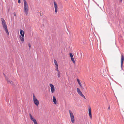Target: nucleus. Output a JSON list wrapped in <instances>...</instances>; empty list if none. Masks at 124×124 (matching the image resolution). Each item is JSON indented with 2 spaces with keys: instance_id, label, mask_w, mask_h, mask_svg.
<instances>
[{
  "instance_id": "1",
  "label": "nucleus",
  "mask_w": 124,
  "mask_h": 124,
  "mask_svg": "<svg viewBox=\"0 0 124 124\" xmlns=\"http://www.w3.org/2000/svg\"><path fill=\"white\" fill-rule=\"evenodd\" d=\"M1 20L2 22V24L3 26V27L4 29L6 32L7 34L8 35H9V32L8 30L7 25L5 21L3 18H1Z\"/></svg>"
},
{
  "instance_id": "2",
  "label": "nucleus",
  "mask_w": 124,
  "mask_h": 124,
  "mask_svg": "<svg viewBox=\"0 0 124 124\" xmlns=\"http://www.w3.org/2000/svg\"><path fill=\"white\" fill-rule=\"evenodd\" d=\"M24 3V11L26 15L28 14V5L26 0H23Z\"/></svg>"
},
{
  "instance_id": "3",
  "label": "nucleus",
  "mask_w": 124,
  "mask_h": 124,
  "mask_svg": "<svg viewBox=\"0 0 124 124\" xmlns=\"http://www.w3.org/2000/svg\"><path fill=\"white\" fill-rule=\"evenodd\" d=\"M71 121L72 123L75 122V118L74 115L72 111L70 110L69 111Z\"/></svg>"
},
{
  "instance_id": "4",
  "label": "nucleus",
  "mask_w": 124,
  "mask_h": 124,
  "mask_svg": "<svg viewBox=\"0 0 124 124\" xmlns=\"http://www.w3.org/2000/svg\"><path fill=\"white\" fill-rule=\"evenodd\" d=\"M33 99L34 103L37 106H38L39 104V101L37 99L34 94H33Z\"/></svg>"
},
{
  "instance_id": "5",
  "label": "nucleus",
  "mask_w": 124,
  "mask_h": 124,
  "mask_svg": "<svg viewBox=\"0 0 124 124\" xmlns=\"http://www.w3.org/2000/svg\"><path fill=\"white\" fill-rule=\"evenodd\" d=\"M29 115L30 119L33 122L34 124H38L36 120L32 116L31 114L30 113Z\"/></svg>"
},
{
  "instance_id": "6",
  "label": "nucleus",
  "mask_w": 124,
  "mask_h": 124,
  "mask_svg": "<svg viewBox=\"0 0 124 124\" xmlns=\"http://www.w3.org/2000/svg\"><path fill=\"white\" fill-rule=\"evenodd\" d=\"M49 86L51 88V92L52 93H53L55 91V88L54 86L52 84H50Z\"/></svg>"
},
{
  "instance_id": "7",
  "label": "nucleus",
  "mask_w": 124,
  "mask_h": 124,
  "mask_svg": "<svg viewBox=\"0 0 124 124\" xmlns=\"http://www.w3.org/2000/svg\"><path fill=\"white\" fill-rule=\"evenodd\" d=\"M121 68L122 69H123V62L124 60V57L123 55H121Z\"/></svg>"
},
{
  "instance_id": "8",
  "label": "nucleus",
  "mask_w": 124,
  "mask_h": 124,
  "mask_svg": "<svg viewBox=\"0 0 124 124\" xmlns=\"http://www.w3.org/2000/svg\"><path fill=\"white\" fill-rule=\"evenodd\" d=\"M54 4L55 10V12L56 13H57L58 12V7L55 1L54 2Z\"/></svg>"
},
{
  "instance_id": "9",
  "label": "nucleus",
  "mask_w": 124,
  "mask_h": 124,
  "mask_svg": "<svg viewBox=\"0 0 124 124\" xmlns=\"http://www.w3.org/2000/svg\"><path fill=\"white\" fill-rule=\"evenodd\" d=\"M88 112L89 114V116L90 117V118L91 119L92 118V113H91V109L90 108H88Z\"/></svg>"
},
{
  "instance_id": "10",
  "label": "nucleus",
  "mask_w": 124,
  "mask_h": 124,
  "mask_svg": "<svg viewBox=\"0 0 124 124\" xmlns=\"http://www.w3.org/2000/svg\"><path fill=\"white\" fill-rule=\"evenodd\" d=\"M24 36H22L20 35L19 36V39L22 43L24 41Z\"/></svg>"
},
{
  "instance_id": "11",
  "label": "nucleus",
  "mask_w": 124,
  "mask_h": 124,
  "mask_svg": "<svg viewBox=\"0 0 124 124\" xmlns=\"http://www.w3.org/2000/svg\"><path fill=\"white\" fill-rule=\"evenodd\" d=\"M53 101L55 104H56L57 101L55 97L54 96H53Z\"/></svg>"
},
{
  "instance_id": "12",
  "label": "nucleus",
  "mask_w": 124,
  "mask_h": 124,
  "mask_svg": "<svg viewBox=\"0 0 124 124\" xmlns=\"http://www.w3.org/2000/svg\"><path fill=\"white\" fill-rule=\"evenodd\" d=\"M20 34L21 36H24V32L22 30H20Z\"/></svg>"
},
{
  "instance_id": "13",
  "label": "nucleus",
  "mask_w": 124,
  "mask_h": 124,
  "mask_svg": "<svg viewBox=\"0 0 124 124\" xmlns=\"http://www.w3.org/2000/svg\"><path fill=\"white\" fill-rule=\"evenodd\" d=\"M78 93L82 97L84 98L85 99L86 98L85 96L81 92Z\"/></svg>"
},
{
  "instance_id": "14",
  "label": "nucleus",
  "mask_w": 124,
  "mask_h": 124,
  "mask_svg": "<svg viewBox=\"0 0 124 124\" xmlns=\"http://www.w3.org/2000/svg\"><path fill=\"white\" fill-rule=\"evenodd\" d=\"M54 64L55 65V66H58V63L56 60H54Z\"/></svg>"
},
{
  "instance_id": "15",
  "label": "nucleus",
  "mask_w": 124,
  "mask_h": 124,
  "mask_svg": "<svg viewBox=\"0 0 124 124\" xmlns=\"http://www.w3.org/2000/svg\"><path fill=\"white\" fill-rule=\"evenodd\" d=\"M7 81L8 82V84H12V85L13 84V82H12L10 80H7Z\"/></svg>"
},
{
  "instance_id": "16",
  "label": "nucleus",
  "mask_w": 124,
  "mask_h": 124,
  "mask_svg": "<svg viewBox=\"0 0 124 124\" xmlns=\"http://www.w3.org/2000/svg\"><path fill=\"white\" fill-rule=\"evenodd\" d=\"M77 81L78 82V83L79 85L80 86L82 84H81V83H80V80L78 79H77Z\"/></svg>"
},
{
  "instance_id": "17",
  "label": "nucleus",
  "mask_w": 124,
  "mask_h": 124,
  "mask_svg": "<svg viewBox=\"0 0 124 124\" xmlns=\"http://www.w3.org/2000/svg\"><path fill=\"white\" fill-rule=\"evenodd\" d=\"M55 70L57 71V72H59L60 71L58 70V66H55Z\"/></svg>"
},
{
  "instance_id": "18",
  "label": "nucleus",
  "mask_w": 124,
  "mask_h": 124,
  "mask_svg": "<svg viewBox=\"0 0 124 124\" xmlns=\"http://www.w3.org/2000/svg\"><path fill=\"white\" fill-rule=\"evenodd\" d=\"M71 60L74 63H75V62L73 57L71 58Z\"/></svg>"
},
{
  "instance_id": "19",
  "label": "nucleus",
  "mask_w": 124,
  "mask_h": 124,
  "mask_svg": "<svg viewBox=\"0 0 124 124\" xmlns=\"http://www.w3.org/2000/svg\"><path fill=\"white\" fill-rule=\"evenodd\" d=\"M77 91L78 93L81 92L80 89L78 88H77Z\"/></svg>"
},
{
  "instance_id": "20",
  "label": "nucleus",
  "mask_w": 124,
  "mask_h": 124,
  "mask_svg": "<svg viewBox=\"0 0 124 124\" xmlns=\"http://www.w3.org/2000/svg\"><path fill=\"white\" fill-rule=\"evenodd\" d=\"M70 57H71V58H72L73 57V55H72V53H70Z\"/></svg>"
},
{
  "instance_id": "21",
  "label": "nucleus",
  "mask_w": 124,
  "mask_h": 124,
  "mask_svg": "<svg viewBox=\"0 0 124 124\" xmlns=\"http://www.w3.org/2000/svg\"><path fill=\"white\" fill-rule=\"evenodd\" d=\"M60 71H59V72H58L57 73V76L58 78H59L60 77Z\"/></svg>"
},
{
  "instance_id": "22",
  "label": "nucleus",
  "mask_w": 124,
  "mask_h": 124,
  "mask_svg": "<svg viewBox=\"0 0 124 124\" xmlns=\"http://www.w3.org/2000/svg\"><path fill=\"white\" fill-rule=\"evenodd\" d=\"M80 87L81 89L83 90L84 89V87H83L82 85H80Z\"/></svg>"
},
{
  "instance_id": "23",
  "label": "nucleus",
  "mask_w": 124,
  "mask_h": 124,
  "mask_svg": "<svg viewBox=\"0 0 124 124\" xmlns=\"http://www.w3.org/2000/svg\"><path fill=\"white\" fill-rule=\"evenodd\" d=\"M28 46L30 48L31 47V44H30V43H29L28 44Z\"/></svg>"
},
{
  "instance_id": "24",
  "label": "nucleus",
  "mask_w": 124,
  "mask_h": 124,
  "mask_svg": "<svg viewBox=\"0 0 124 124\" xmlns=\"http://www.w3.org/2000/svg\"><path fill=\"white\" fill-rule=\"evenodd\" d=\"M13 14L14 15V16H16V13L15 12H14V13H13Z\"/></svg>"
},
{
  "instance_id": "25",
  "label": "nucleus",
  "mask_w": 124,
  "mask_h": 124,
  "mask_svg": "<svg viewBox=\"0 0 124 124\" xmlns=\"http://www.w3.org/2000/svg\"><path fill=\"white\" fill-rule=\"evenodd\" d=\"M18 3H20L21 2L20 0H18Z\"/></svg>"
},
{
  "instance_id": "26",
  "label": "nucleus",
  "mask_w": 124,
  "mask_h": 124,
  "mask_svg": "<svg viewBox=\"0 0 124 124\" xmlns=\"http://www.w3.org/2000/svg\"><path fill=\"white\" fill-rule=\"evenodd\" d=\"M120 2H122V0H120Z\"/></svg>"
},
{
  "instance_id": "27",
  "label": "nucleus",
  "mask_w": 124,
  "mask_h": 124,
  "mask_svg": "<svg viewBox=\"0 0 124 124\" xmlns=\"http://www.w3.org/2000/svg\"><path fill=\"white\" fill-rule=\"evenodd\" d=\"M109 108H110V107H109L108 108V109H109Z\"/></svg>"
}]
</instances>
